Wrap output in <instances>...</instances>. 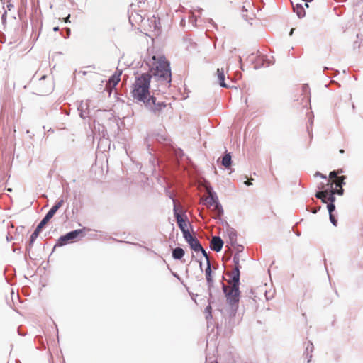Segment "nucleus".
I'll list each match as a JSON object with an SVG mask.
<instances>
[{"label": "nucleus", "instance_id": "obj_1", "mask_svg": "<svg viewBox=\"0 0 363 363\" xmlns=\"http://www.w3.org/2000/svg\"><path fill=\"white\" fill-rule=\"evenodd\" d=\"M151 77V75L148 73L142 74L137 77L133 84L132 96L134 99L143 102L147 107L152 106V111L155 114L161 115L164 109L172 112V108L170 104L163 102L156 103L155 98L150 96V83Z\"/></svg>", "mask_w": 363, "mask_h": 363}, {"label": "nucleus", "instance_id": "obj_2", "mask_svg": "<svg viewBox=\"0 0 363 363\" xmlns=\"http://www.w3.org/2000/svg\"><path fill=\"white\" fill-rule=\"evenodd\" d=\"M155 61V66L152 69L153 74L160 79L169 83L171 82V70L169 63L164 57H159L157 58L155 56L152 57Z\"/></svg>", "mask_w": 363, "mask_h": 363}, {"label": "nucleus", "instance_id": "obj_3", "mask_svg": "<svg viewBox=\"0 0 363 363\" xmlns=\"http://www.w3.org/2000/svg\"><path fill=\"white\" fill-rule=\"evenodd\" d=\"M342 172V170L331 172L329 175V179L328 180V182L327 184V187L331 188L333 186V190L335 192H337V194L338 195H342L343 194L342 184H344V180L346 178L345 176H337L338 174Z\"/></svg>", "mask_w": 363, "mask_h": 363}, {"label": "nucleus", "instance_id": "obj_4", "mask_svg": "<svg viewBox=\"0 0 363 363\" xmlns=\"http://www.w3.org/2000/svg\"><path fill=\"white\" fill-rule=\"evenodd\" d=\"M223 289L228 303L231 306L236 305L239 301V285H223Z\"/></svg>", "mask_w": 363, "mask_h": 363}, {"label": "nucleus", "instance_id": "obj_5", "mask_svg": "<svg viewBox=\"0 0 363 363\" xmlns=\"http://www.w3.org/2000/svg\"><path fill=\"white\" fill-rule=\"evenodd\" d=\"M206 203L207 207L212 211L213 218H220L223 215V210L217 196L210 194L209 196L206 199Z\"/></svg>", "mask_w": 363, "mask_h": 363}, {"label": "nucleus", "instance_id": "obj_6", "mask_svg": "<svg viewBox=\"0 0 363 363\" xmlns=\"http://www.w3.org/2000/svg\"><path fill=\"white\" fill-rule=\"evenodd\" d=\"M335 194H337V192H335L332 186L331 188L327 187L325 190L317 192L315 196L321 199L323 203L330 201V203H333L335 201Z\"/></svg>", "mask_w": 363, "mask_h": 363}, {"label": "nucleus", "instance_id": "obj_7", "mask_svg": "<svg viewBox=\"0 0 363 363\" xmlns=\"http://www.w3.org/2000/svg\"><path fill=\"white\" fill-rule=\"evenodd\" d=\"M235 263V268L230 272H227L226 275L230 277V280L228 281L229 284L239 285L240 284V265L239 260L236 257L233 258Z\"/></svg>", "mask_w": 363, "mask_h": 363}, {"label": "nucleus", "instance_id": "obj_8", "mask_svg": "<svg viewBox=\"0 0 363 363\" xmlns=\"http://www.w3.org/2000/svg\"><path fill=\"white\" fill-rule=\"evenodd\" d=\"M64 204V200L60 199L50 208L43 219L38 224L40 226L43 228L47 223L54 216L57 211Z\"/></svg>", "mask_w": 363, "mask_h": 363}, {"label": "nucleus", "instance_id": "obj_9", "mask_svg": "<svg viewBox=\"0 0 363 363\" xmlns=\"http://www.w3.org/2000/svg\"><path fill=\"white\" fill-rule=\"evenodd\" d=\"M173 202H174V216L176 217V219H177V223L179 227V228L181 229V230L182 232L186 230H189L188 229V225H189V223L188 221L186 220V217L185 216V218L182 216L178 211H177V202L175 200H173Z\"/></svg>", "mask_w": 363, "mask_h": 363}, {"label": "nucleus", "instance_id": "obj_10", "mask_svg": "<svg viewBox=\"0 0 363 363\" xmlns=\"http://www.w3.org/2000/svg\"><path fill=\"white\" fill-rule=\"evenodd\" d=\"M82 230H75L74 231L69 232L67 233L66 235L61 236L58 241L57 245L58 246H62L64 245H66L67 242H69L70 240H72L82 233Z\"/></svg>", "mask_w": 363, "mask_h": 363}, {"label": "nucleus", "instance_id": "obj_11", "mask_svg": "<svg viewBox=\"0 0 363 363\" xmlns=\"http://www.w3.org/2000/svg\"><path fill=\"white\" fill-rule=\"evenodd\" d=\"M121 72H116L108 80L106 89L111 94V90L114 88L121 80Z\"/></svg>", "mask_w": 363, "mask_h": 363}, {"label": "nucleus", "instance_id": "obj_12", "mask_svg": "<svg viewBox=\"0 0 363 363\" xmlns=\"http://www.w3.org/2000/svg\"><path fill=\"white\" fill-rule=\"evenodd\" d=\"M223 246V241L220 237L214 236L211 241V247L216 252H220Z\"/></svg>", "mask_w": 363, "mask_h": 363}, {"label": "nucleus", "instance_id": "obj_13", "mask_svg": "<svg viewBox=\"0 0 363 363\" xmlns=\"http://www.w3.org/2000/svg\"><path fill=\"white\" fill-rule=\"evenodd\" d=\"M217 77L220 85L222 87H228V85L225 83V72L223 68L217 69Z\"/></svg>", "mask_w": 363, "mask_h": 363}, {"label": "nucleus", "instance_id": "obj_14", "mask_svg": "<svg viewBox=\"0 0 363 363\" xmlns=\"http://www.w3.org/2000/svg\"><path fill=\"white\" fill-rule=\"evenodd\" d=\"M294 11L296 13L298 18H303L306 15L304 7L301 4L293 5Z\"/></svg>", "mask_w": 363, "mask_h": 363}, {"label": "nucleus", "instance_id": "obj_15", "mask_svg": "<svg viewBox=\"0 0 363 363\" xmlns=\"http://www.w3.org/2000/svg\"><path fill=\"white\" fill-rule=\"evenodd\" d=\"M303 92H304V94H301V99H298L297 101H300V104H303V106H306L308 103L309 99L307 96V87L303 86Z\"/></svg>", "mask_w": 363, "mask_h": 363}, {"label": "nucleus", "instance_id": "obj_16", "mask_svg": "<svg viewBox=\"0 0 363 363\" xmlns=\"http://www.w3.org/2000/svg\"><path fill=\"white\" fill-rule=\"evenodd\" d=\"M184 255V250L181 247H176L172 252V257L176 259H180Z\"/></svg>", "mask_w": 363, "mask_h": 363}, {"label": "nucleus", "instance_id": "obj_17", "mask_svg": "<svg viewBox=\"0 0 363 363\" xmlns=\"http://www.w3.org/2000/svg\"><path fill=\"white\" fill-rule=\"evenodd\" d=\"M231 155L230 153H226L222 158V165H223L225 168H229L231 166Z\"/></svg>", "mask_w": 363, "mask_h": 363}, {"label": "nucleus", "instance_id": "obj_18", "mask_svg": "<svg viewBox=\"0 0 363 363\" xmlns=\"http://www.w3.org/2000/svg\"><path fill=\"white\" fill-rule=\"evenodd\" d=\"M189 244L191 246V248L195 252H199L200 250H202V246L196 238L190 242Z\"/></svg>", "mask_w": 363, "mask_h": 363}, {"label": "nucleus", "instance_id": "obj_19", "mask_svg": "<svg viewBox=\"0 0 363 363\" xmlns=\"http://www.w3.org/2000/svg\"><path fill=\"white\" fill-rule=\"evenodd\" d=\"M206 277L208 283L211 284L213 282V279L211 276V269L209 260H208L207 268L206 269Z\"/></svg>", "mask_w": 363, "mask_h": 363}, {"label": "nucleus", "instance_id": "obj_20", "mask_svg": "<svg viewBox=\"0 0 363 363\" xmlns=\"http://www.w3.org/2000/svg\"><path fill=\"white\" fill-rule=\"evenodd\" d=\"M183 233V235H184V239L186 240V241L189 243L190 242H191L192 240H194L196 238L194 237L189 232V230H186Z\"/></svg>", "mask_w": 363, "mask_h": 363}, {"label": "nucleus", "instance_id": "obj_21", "mask_svg": "<svg viewBox=\"0 0 363 363\" xmlns=\"http://www.w3.org/2000/svg\"><path fill=\"white\" fill-rule=\"evenodd\" d=\"M6 11H11L14 8V5L12 4L11 0H8L6 4Z\"/></svg>", "mask_w": 363, "mask_h": 363}, {"label": "nucleus", "instance_id": "obj_22", "mask_svg": "<svg viewBox=\"0 0 363 363\" xmlns=\"http://www.w3.org/2000/svg\"><path fill=\"white\" fill-rule=\"evenodd\" d=\"M328 211H329V214H331L335 211V205L333 203H329L328 205Z\"/></svg>", "mask_w": 363, "mask_h": 363}, {"label": "nucleus", "instance_id": "obj_23", "mask_svg": "<svg viewBox=\"0 0 363 363\" xmlns=\"http://www.w3.org/2000/svg\"><path fill=\"white\" fill-rule=\"evenodd\" d=\"M39 233L34 230L30 236V242H33L35 240L38 238Z\"/></svg>", "mask_w": 363, "mask_h": 363}, {"label": "nucleus", "instance_id": "obj_24", "mask_svg": "<svg viewBox=\"0 0 363 363\" xmlns=\"http://www.w3.org/2000/svg\"><path fill=\"white\" fill-rule=\"evenodd\" d=\"M153 18L155 19V29L160 30V19L158 18V22H157L156 17L154 16Z\"/></svg>", "mask_w": 363, "mask_h": 363}, {"label": "nucleus", "instance_id": "obj_25", "mask_svg": "<svg viewBox=\"0 0 363 363\" xmlns=\"http://www.w3.org/2000/svg\"><path fill=\"white\" fill-rule=\"evenodd\" d=\"M330 220L331 221V223L335 225L336 226L337 225V220L335 218V216H333V213L330 214Z\"/></svg>", "mask_w": 363, "mask_h": 363}, {"label": "nucleus", "instance_id": "obj_26", "mask_svg": "<svg viewBox=\"0 0 363 363\" xmlns=\"http://www.w3.org/2000/svg\"><path fill=\"white\" fill-rule=\"evenodd\" d=\"M136 16H138V15L137 13H135V15L133 13H132L130 14V17H129L130 21H131L132 23H133V21H137L135 20V17H136Z\"/></svg>", "mask_w": 363, "mask_h": 363}, {"label": "nucleus", "instance_id": "obj_27", "mask_svg": "<svg viewBox=\"0 0 363 363\" xmlns=\"http://www.w3.org/2000/svg\"><path fill=\"white\" fill-rule=\"evenodd\" d=\"M6 16H7V11H5L4 13L2 15V21H3V23L6 22Z\"/></svg>", "mask_w": 363, "mask_h": 363}, {"label": "nucleus", "instance_id": "obj_28", "mask_svg": "<svg viewBox=\"0 0 363 363\" xmlns=\"http://www.w3.org/2000/svg\"><path fill=\"white\" fill-rule=\"evenodd\" d=\"M42 229H43V228L41 226H40L39 225H38V226L35 228V231H36L38 233H40V232L41 231Z\"/></svg>", "mask_w": 363, "mask_h": 363}, {"label": "nucleus", "instance_id": "obj_29", "mask_svg": "<svg viewBox=\"0 0 363 363\" xmlns=\"http://www.w3.org/2000/svg\"><path fill=\"white\" fill-rule=\"evenodd\" d=\"M200 251H201L203 255L206 257V260L207 261L209 260L208 257V255H207V253L206 252V251L203 248H202V250H200Z\"/></svg>", "mask_w": 363, "mask_h": 363}, {"label": "nucleus", "instance_id": "obj_30", "mask_svg": "<svg viewBox=\"0 0 363 363\" xmlns=\"http://www.w3.org/2000/svg\"><path fill=\"white\" fill-rule=\"evenodd\" d=\"M302 1L305 2V3H304V5H305V6H306V7H307V8H308V2H311L313 0H302Z\"/></svg>", "mask_w": 363, "mask_h": 363}, {"label": "nucleus", "instance_id": "obj_31", "mask_svg": "<svg viewBox=\"0 0 363 363\" xmlns=\"http://www.w3.org/2000/svg\"><path fill=\"white\" fill-rule=\"evenodd\" d=\"M69 18H70V15H68V16H67V17H66V18L64 19L65 22V23H68V22H69Z\"/></svg>", "mask_w": 363, "mask_h": 363}, {"label": "nucleus", "instance_id": "obj_32", "mask_svg": "<svg viewBox=\"0 0 363 363\" xmlns=\"http://www.w3.org/2000/svg\"><path fill=\"white\" fill-rule=\"evenodd\" d=\"M317 175L320 176L321 177H323V178H324V179H326V177H325V176H323V175L321 173H320V172H317V173L315 174V176H317Z\"/></svg>", "mask_w": 363, "mask_h": 363}, {"label": "nucleus", "instance_id": "obj_33", "mask_svg": "<svg viewBox=\"0 0 363 363\" xmlns=\"http://www.w3.org/2000/svg\"><path fill=\"white\" fill-rule=\"evenodd\" d=\"M245 184L246 185H247V186H249V185H251V184H252V183H251V182H250V180L246 181V182H245Z\"/></svg>", "mask_w": 363, "mask_h": 363}, {"label": "nucleus", "instance_id": "obj_34", "mask_svg": "<svg viewBox=\"0 0 363 363\" xmlns=\"http://www.w3.org/2000/svg\"><path fill=\"white\" fill-rule=\"evenodd\" d=\"M53 30H54V31H58V30H59V27H58V26L55 27V28H53Z\"/></svg>", "mask_w": 363, "mask_h": 363}, {"label": "nucleus", "instance_id": "obj_35", "mask_svg": "<svg viewBox=\"0 0 363 363\" xmlns=\"http://www.w3.org/2000/svg\"><path fill=\"white\" fill-rule=\"evenodd\" d=\"M340 152L342 154V153H344V152H345V150H342V149H341V150H340Z\"/></svg>", "mask_w": 363, "mask_h": 363}, {"label": "nucleus", "instance_id": "obj_36", "mask_svg": "<svg viewBox=\"0 0 363 363\" xmlns=\"http://www.w3.org/2000/svg\"><path fill=\"white\" fill-rule=\"evenodd\" d=\"M292 33H294V29H291V30L290 32V35H291Z\"/></svg>", "mask_w": 363, "mask_h": 363}, {"label": "nucleus", "instance_id": "obj_37", "mask_svg": "<svg viewBox=\"0 0 363 363\" xmlns=\"http://www.w3.org/2000/svg\"><path fill=\"white\" fill-rule=\"evenodd\" d=\"M139 18H140V21H142L143 19H142V17L141 16H139Z\"/></svg>", "mask_w": 363, "mask_h": 363}, {"label": "nucleus", "instance_id": "obj_38", "mask_svg": "<svg viewBox=\"0 0 363 363\" xmlns=\"http://www.w3.org/2000/svg\"><path fill=\"white\" fill-rule=\"evenodd\" d=\"M69 32H70V30L68 28L67 29V33H69Z\"/></svg>", "mask_w": 363, "mask_h": 363}, {"label": "nucleus", "instance_id": "obj_39", "mask_svg": "<svg viewBox=\"0 0 363 363\" xmlns=\"http://www.w3.org/2000/svg\"><path fill=\"white\" fill-rule=\"evenodd\" d=\"M313 213H316V210H313Z\"/></svg>", "mask_w": 363, "mask_h": 363}]
</instances>
